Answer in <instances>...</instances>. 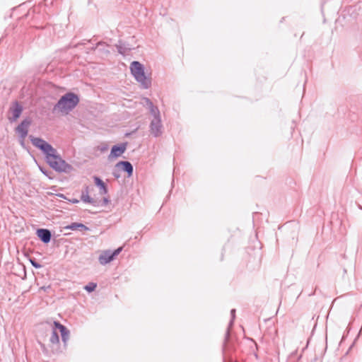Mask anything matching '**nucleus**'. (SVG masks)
<instances>
[{
  "mask_svg": "<svg viewBox=\"0 0 362 362\" xmlns=\"http://www.w3.org/2000/svg\"><path fill=\"white\" fill-rule=\"evenodd\" d=\"M81 199L83 202H86V203H89V204H93L94 206H95V201L90 197V196L88 195V187H86L85 190H83L82 192V194H81Z\"/></svg>",
  "mask_w": 362,
  "mask_h": 362,
  "instance_id": "obj_17",
  "label": "nucleus"
},
{
  "mask_svg": "<svg viewBox=\"0 0 362 362\" xmlns=\"http://www.w3.org/2000/svg\"><path fill=\"white\" fill-rule=\"evenodd\" d=\"M83 49H85V52H86L87 53H88V49L92 50L91 47L90 48H86V47H83Z\"/></svg>",
  "mask_w": 362,
  "mask_h": 362,
  "instance_id": "obj_26",
  "label": "nucleus"
},
{
  "mask_svg": "<svg viewBox=\"0 0 362 362\" xmlns=\"http://www.w3.org/2000/svg\"><path fill=\"white\" fill-rule=\"evenodd\" d=\"M78 103V96L74 93L69 92L61 97L54 105L53 110H58L62 113L68 114L77 106Z\"/></svg>",
  "mask_w": 362,
  "mask_h": 362,
  "instance_id": "obj_2",
  "label": "nucleus"
},
{
  "mask_svg": "<svg viewBox=\"0 0 362 362\" xmlns=\"http://www.w3.org/2000/svg\"><path fill=\"white\" fill-rule=\"evenodd\" d=\"M40 171H41V172H42L45 175H46V176H48V177H49V174H48V173H49V172H48V170H45V168H41V167H40Z\"/></svg>",
  "mask_w": 362,
  "mask_h": 362,
  "instance_id": "obj_24",
  "label": "nucleus"
},
{
  "mask_svg": "<svg viewBox=\"0 0 362 362\" xmlns=\"http://www.w3.org/2000/svg\"><path fill=\"white\" fill-rule=\"evenodd\" d=\"M132 74L134 76L137 82H139L142 88H148L151 85V78L144 72L145 69H130Z\"/></svg>",
  "mask_w": 362,
  "mask_h": 362,
  "instance_id": "obj_5",
  "label": "nucleus"
},
{
  "mask_svg": "<svg viewBox=\"0 0 362 362\" xmlns=\"http://www.w3.org/2000/svg\"><path fill=\"white\" fill-rule=\"evenodd\" d=\"M148 110L151 115L153 116V118H160V113L157 106L153 105Z\"/></svg>",
  "mask_w": 362,
  "mask_h": 362,
  "instance_id": "obj_19",
  "label": "nucleus"
},
{
  "mask_svg": "<svg viewBox=\"0 0 362 362\" xmlns=\"http://www.w3.org/2000/svg\"><path fill=\"white\" fill-rule=\"evenodd\" d=\"M127 143H122L119 145H115L112 147L110 156L117 158L120 156L127 149Z\"/></svg>",
  "mask_w": 362,
  "mask_h": 362,
  "instance_id": "obj_12",
  "label": "nucleus"
},
{
  "mask_svg": "<svg viewBox=\"0 0 362 362\" xmlns=\"http://www.w3.org/2000/svg\"><path fill=\"white\" fill-rule=\"evenodd\" d=\"M97 287V284L93 282H90L86 286H85L84 289L87 291L88 292H92L95 291V288Z\"/></svg>",
  "mask_w": 362,
  "mask_h": 362,
  "instance_id": "obj_20",
  "label": "nucleus"
},
{
  "mask_svg": "<svg viewBox=\"0 0 362 362\" xmlns=\"http://www.w3.org/2000/svg\"><path fill=\"white\" fill-rule=\"evenodd\" d=\"M41 347H42V349L43 351H45L46 350L45 346V345H44V344H41Z\"/></svg>",
  "mask_w": 362,
  "mask_h": 362,
  "instance_id": "obj_27",
  "label": "nucleus"
},
{
  "mask_svg": "<svg viewBox=\"0 0 362 362\" xmlns=\"http://www.w3.org/2000/svg\"><path fill=\"white\" fill-rule=\"evenodd\" d=\"M54 327L56 329H58L59 331L60 332L61 336H62V340L63 343L64 344V346H66L67 344V341L69 339V334H70L69 330L64 325H62L59 322H57V321L54 322Z\"/></svg>",
  "mask_w": 362,
  "mask_h": 362,
  "instance_id": "obj_10",
  "label": "nucleus"
},
{
  "mask_svg": "<svg viewBox=\"0 0 362 362\" xmlns=\"http://www.w3.org/2000/svg\"><path fill=\"white\" fill-rule=\"evenodd\" d=\"M93 54L100 59H107L111 54L113 47L104 42H99L95 47H91Z\"/></svg>",
  "mask_w": 362,
  "mask_h": 362,
  "instance_id": "obj_4",
  "label": "nucleus"
},
{
  "mask_svg": "<svg viewBox=\"0 0 362 362\" xmlns=\"http://www.w3.org/2000/svg\"><path fill=\"white\" fill-rule=\"evenodd\" d=\"M116 166H121L122 170L127 173L129 177L132 175L134 169L130 162L119 161L117 163Z\"/></svg>",
  "mask_w": 362,
  "mask_h": 362,
  "instance_id": "obj_13",
  "label": "nucleus"
},
{
  "mask_svg": "<svg viewBox=\"0 0 362 362\" xmlns=\"http://www.w3.org/2000/svg\"><path fill=\"white\" fill-rule=\"evenodd\" d=\"M81 46H82V45H77L78 47H81Z\"/></svg>",
  "mask_w": 362,
  "mask_h": 362,
  "instance_id": "obj_29",
  "label": "nucleus"
},
{
  "mask_svg": "<svg viewBox=\"0 0 362 362\" xmlns=\"http://www.w3.org/2000/svg\"><path fill=\"white\" fill-rule=\"evenodd\" d=\"M36 234L40 240L44 243H48L52 238L51 231L46 228H39L37 230Z\"/></svg>",
  "mask_w": 362,
  "mask_h": 362,
  "instance_id": "obj_11",
  "label": "nucleus"
},
{
  "mask_svg": "<svg viewBox=\"0 0 362 362\" xmlns=\"http://www.w3.org/2000/svg\"><path fill=\"white\" fill-rule=\"evenodd\" d=\"M129 68H144V66L137 61H133L131 62Z\"/></svg>",
  "mask_w": 362,
  "mask_h": 362,
  "instance_id": "obj_22",
  "label": "nucleus"
},
{
  "mask_svg": "<svg viewBox=\"0 0 362 362\" xmlns=\"http://www.w3.org/2000/svg\"><path fill=\"white\" fill-rule=\"evenodd\" d=\"M73 202H74V203H78V201L77 199H74V200L73 201Z\"/></svg>",
  "mask_w": 362,
  "mask_h": 362,
  "instance_id": "obj_28",
  "label": "nucleus"
},
{
  "mask_svg": "<svg viewBox=\"0 0 362 362\" xmlns=\"http://www.w3.org/2000/svg\"><path fill=\"white\" fill-rule=\"evenodd\" d=\"M31 123L32 120L30 118H25L16 128V132L20 135L22 139H24L27 136L28 129Z\"/></svg>",
  "mask_w": 362,
  "mask_h": 362,
  "instance_id": "obj_9",
  "label": "nucleus"
},
{
  "mask_svg": "<svg viewBox=\"0 0 362 362\" xmlns=\"http://www.w3.org/2000/svg\"><path fill=\"white\" fill-rule=\"evenodd\" d=\"M95 184L100 187V194H106L107 193V188L105 182L98 177H94Z\"/></svg>",
  "mask_w": 362,
  "mask_h": 362,
  "instance_id": "obj_16",
  "label": "nucleus"
},
{
  "mask_svg": "<svg viewBox=\"0 0 362 362\" xmlns=\"http://www.w3.org/2000/svg\"><path fill=\"white\" fill-rule=\"evenodd\" d=\"M110 200L107 197H104L103 199V205H107L109 203Z\"/></svg>",
  "mask_w": 362,
  "mask_h": 362,
  "instance_id": "obj_25",
  "label": "nucleus"
},
{
  "mask_svg": "<svg viewBox=\"0 0 362 362\" xmlns=\"http://www.w3.org/2000/svg\"><path fill=\"white\" fill-rule=\"evenodd\" d=\"M149 131L151 134L154 137H158L163 134V124L160 118H153L149 125Z\"/></svg>",
  "mask_w": 362,
  "mask_h": 362,
  "instance_id": "obj_7",
  "label": "nucleus"
},
{
  "mask_svg": "<svg viewBox=\"0 0 362 362\" xmlns=\"http://www.w3.org/2000/svg\"><path fill=\"white\" fill-rule=\"evenodd\" d=\"M30 262L32 264V266L36 269H40L42 267V265L40 264H39L38 262H37L35 259H30Z\"/></svg>",
  "mask_w": 362,
  "mask_h": 362,
  "instance_id": "obj_23",
  "label": "nucleus"
},
{
  "mask_svg": "<svg viewBox=\"0 0 362 362\" xmlns=\"http://www.w3.org/2000/svg\"><path fill=\"white\" fill-rule=\"evenodd\" d=\"M115 48L118 54L121 56L119 60L121 62V64L124 66H127L126 62H129L131 60V52L132 48L129 45L122 40H119L115 45Z\"/></svg>",
  "mask_w": 362,
  "mask_h": 362,
  "instance_id": "obj_3",
  "label": "nucleus"
},
{
  "mask_svg": "<svg viewBox=\"0 0 362 362\" xmlns=\"http://www.w3.org/2000/svg\"><path fill=\"white\" fill-rule=\"evenodd\" d=\"M142 104L144 107H146L148 109L154 105L151 100L148 98H144L142 99Z\"/></svg>",
  "mask_w": 362,
  "mask_h": 362,
  "instance_id": "obj_21",
  "label": "nucleus"
},
{
  "mask_svg": "<svg viewBox=\"0 0 362 362\" xmlns=\"http://www.w3.org/2000/svg\"><path fill=\"white\" fill-rule=\"evenodd\" d=\"M32 144L45 155L47 163L57 172H69L72 166L63 160L56 148L41 138L29 136Z\"/></svg>",
  "mask_w": 362,
  "mask_h": 362,
  "instance_id": "obj_1",
  "label": "nucleus"
},
{
  "mask_svg": "<svg viewBox=\"0 0 362 362\" xmlns=\"http://www.w3.org/2000/svg\"><path fill=\"white\" fill-rule=\"evenodd\" d=\"M65 229L71 230H88L89 228L83 223H71L70 225H68L64 228Z\"/></svg>",
  "mask_w": 362,
  "mask_h": 362,
  "instance_id": "obj_15",
  "label": "nucleus"
},
{
  "mask_svg": "<svg viewBox=\"0 0 362 362\" xmlns=\"http://www.w3.org/2000/svg\"><path fill=\"white\" fill-rule=\"evenodd\" d=\"M122 247H119L114 251L110 250L103 251L98 257L100 264L105 265L110 263L122 251Z\"/></svg>",
  "mask_w": 362,
  "mask_h": 362,
  "instance_id": "obj_6",
  "label": "nucleus"
},
{
  "mask_svg": "<svg viewBox=\"0 0 362 362\" xmlns=\"http://www.w3.org/2000/svg\"><path fill=\"white\" fill-rule=\"evenodd\" d=\"M230 315H231V320L228 323V328H227V330H226V332L225 334L224 345H226V344L228 342V339L230 337V329H231V327L233 325V321L235 317V309H232L230 310Z\"/></svg>",
  "mask_w": 362,
  "mask_h": 362,
  "instance_id": "obj_14",
  "label": "nucleus"
},
{
  "mask_svg": "<svg viewBox=\"0 0 362 362\" xmlns=\"http://www.w3.org/2000/svg\"><path fill=\"white\" fill-rule=\"evenodd\" d=\"M23 112V107L19 104L18 102L15 101L12 103L11 106L8 110V112L12 114V117H8L10 122H13L21 116Z\"/></svg>",
  "mask_w": 362,
  "mask_h": 362,
  "instance_id": "obj_8",
  "label": "nucleus"
},
{
  "mask_svg": "<svg viewBox=\"0 0 362 362\" xmlns=\"http://www.w3.org/2000/svg\"><path fill=\"white\" fill-rule=\"evenodd\" d=\"M49 341L52 344H58L59 342V337L55 329H53L52 331Z\"/></svg>",
  "mask_w": 362,
  "mask_h": 362,
  "instance_id": "obj_18",
  "label": "nucleus"
}]
</instances>
